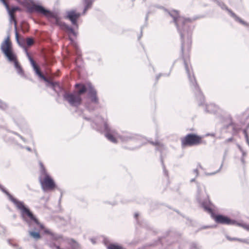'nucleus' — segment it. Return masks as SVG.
Segmentation results:
<instances>
[{
	"label": "nucleus",
	"mask_w": 249,
	"mask_h": 249,
	"mask_svg": "<svg viewBox=\"0 0 249 249\" xmlns=\"http://www.w3.org/2000/svg\"><path fill=\"white\" fill-rule=\"evenodd\" d=\"M28 10L30 13L36 12L51 18V22L58 26L61 30L68 33H74V31L71 27L63 22L56 15H54L53 13L45 9L42 6L33 4L28 7Z\"/></svg>",
	"instance_id": "nucleus-1"
},
{
	"label": "nucleus",
	"mask_w": 249,
	"mask_h": 249,
	"mask_svg": "<svg viewBox=\"0 0 249 249\" xmlns=\"http://www.w3.org/2000/svg\"><path fill=\"white\" fill-rule=\"evenodd\" d=\"M14 203L17 208L20 210L21 216L24 220L28 223H35L40 230H44V225L40 223L38 220L34 216L29 209L25 207L24 203L21 201L15 200Z\"/></svg>",
	"instance_id": "nucleus-2"
},
{
	"label": "nucleus",
	"mask_w": 249,
	"mask_h": 249,
	"mask_svg": "<svg viewBox=\"0 0 249 249\" xmlns=\"http://www.w3.org/2000/svg\"><path fill=\"white\" fill-rule=\"evenodd\" d=\"M203 137L194 133L186 135L181 139L182 147L199 145L203 143Z\"/></svg>",
	"instance_id": "nucleus-3"
},
{
	"label": "nucleus",
	"mask_w": 249,
	"mask_h": 249,
	"mask_svg": "<svg viewBox=\"0 0 249 249\" xmlns=\"http://www.w3.org/2000/svg\"><path fill=\"white\" fill-rule=\"evenodd\" d=\"M29 59L36 74L40 78L43 79L44 81L47 82L48 84L54 90L55 89V88L56 87H59V84L58 82H53L51 80H49L42 73L40 70L39 66L36 64V62L34 61V60L32 58L31 56H29Z\"/></svg>",
	"instance_id": "nucleus-4"
},
{
	"label": "nucleus",
	"mask_w": 249,
	"mask_h": 249,
	"mask_svg": "<svg viewBox=\"0 0 249 249\" xmlns=\"http://www.w3.org/2000/svg\"><path fill=\"white\" fill-rule=\"evenodd\" d=\"M1 49L9 60H15L16 55L12 50V43L9 37L3 41L1 45Z\"/></svg>",
	"instance_id": "nucleus-5"
},
{
	"label": "nucleus",
	"mask_w": 249,
	"mask_h": 249,
	"mask_svg": "<svg viewBox=\"0 0 249 249\" xmlns=\"http://www.w3.org/2000/svg\"><path fill=\"white\" fill-rule=\"evenodd\" d=\"M64 98L71 106L73 107H78L82 103L81 96L74 91L72 93H66L64 95Z\"/></svg>",
	"instance_id": "nucleus-6"
},
{
	"label": "nucleus",
	"mask_w": 249,
	"mask_h": 249,
	"mask_svg": "<svg viewBox=\"0 0 249 249\" xmlns=\"http://www.w3.org/2000/svg\"><path fill=\"white\" fill-rule=\"evenodd\" d=\"M39 181L43 190H52L55 188V182L49 175L40 177Z\"/></svg>",
	"instance_id": "nucleus-7"
},
{
	"label": "nucleus",
	"mask_w": 249,
	"mask_h": 249,
	"mask_svg": "<svg viewBox=\"0 0 249 249\" xmlns=\"http://www.w3.org/2000/svg\"><path fill=\"white\" fill-rule=\"evenodd\" d=\"M191 43L188 42L187 43H183L182 46V52L184 58V65L186 71L188 74L189 77H191L192 73L191 67L189 66L187 62V54L190 52L191 50Z\"/></svg>",
	"instance_id": "nucleus-8"
},
{
	"label": "nucleus",
	"mask_w": 249,
	"mask_h": 249,
	"mask_svg": "<svg viewBox=\"0 0 249 249\" xmlns=\"http://www.w3.org/2000/svg\"><path fill=\"white\" fill-rule=\"evenodd\" d=\"M215 222L217 223L226 225H231L234 223V221L227 216L220 214H215L213 217Z\"/></svg>",
	"instance_id": "nucleus-9"
},
{
	"label": "nucleus",
	"mask_w": 249,
	"mask_h": 249,
	"mask_svg": "<svg viewBox=\"0 0 249 249\" xmlns=\"http://www.w3.org/2000/svg\"><path fill=\"white\" fill-rule=\"evenodd\" d=\"M80 16V13L75 10H72L67 12L66 18L69 19L73 25H77V21Z\"/></svg>",
	"instance_id": "nucleus-10"
},
{
	"label": "nucleus",
	"mask_w": 249,
	"mask_h": 249,
	"mask_svg": "<svg viewBox=\"0 0 249 249\" xmlns=\"http://www.w3.org/2000/svg\"><path fill=\"white\" fill-rule=\"evenodd\" d=\"M8 11L10 17V21H13L15 24L16 29L17 30V22L16 18V16L15 15V13L17 11H19L20 8L18 7H14L11 8H10V6H9V8L6 9ZM16 38L18 39V33L16 30Z\"/></svg>",
	"instance_id": "nucleus-11"
},
{
	"label": "nucleus",
	"mask_w": 249,
	"mask_h": 249,
	"mask_svg": "<svg viewBox=\"0 0 249 249\" xmlns=\"http://www.w3.org/2000/svg\"><path fill=\"white\" fill-rule=\"evenodd\" d=\"M171 16L173 18L174 21L175 23L178 28H179L180 25V21L185 22L187 19L181 17L178 12L176 11H172L170 14Z\"/></svg>",
	"instance_id": "nucleus-12"
},
{
	"label": "nucleus",
	"mask_w": 249,
	"mask_h": 249,
	"mask_svg": "<svg viewBox=\"0 0 249 249\" xmlns=\"http://www.w3.org/2000/svg\"><path fill=\"white\" fill-rule=\"evenodd\" d=\"M202 207L205 211L211 214L212 218L214 216L215 214L214 213V210L213 209V206L211 204H206L203 203L202 204Z\"/></svg>",
	"instance_id": "nucleus-13"
},
{
	"label": "nucleus",
	"mask_w": 249,
	"mask_h": 249,
	"mask_svg": "<svg viewBox=\"0 0 249 249\" xmlns=\"http://www.w3.org/2000/svg\"><path fill=\"white\" fill-rule=\"evenodd\" d=\"M76 89H78L77 91H75L76 93L81 96V94L85 93L87 91V88L85 85L82 84H76L75 85Z\"/></svg>",
	"instance_id": "nucleus-14"
},
{
	"label": "nucleus",
	"mask_w": 249,
	"mask_h": 249,
	"mask_svg": "<svg viewBox=\"0 0 249 249\" xmlns=\"http://www.w3.org/2000/svg\"><path fill=\"white\" fill-rule=\"evenodd\" d=\"M115 132H108L106 133V134H105V136L110 142H111L113 143H117V140L116 137H115Z\"/></svg>",
	"instance_id": "nucleus-15"
},
{
	"label": "nucleus",
	"mask_w": 249,
	"mask_h": 249,
	"mask_svg": "<svg viewBox=\"0 0 249 249\" xmlns=\"http://www.w3.org/2000/svg\"><path fill=\"white\" fill-rule=\"evenodd\" d=\"M91 101L95 103H98V99L96 95V92L94 89H91L90 91Z\"/></svg>",
	"instance_id": "nucleus-16"
},
{
	"label": "nucleus",
	"mask_w": 249,
	"mask_h": 249,
	"mask_svg": "<svg viewBox=\"0 0 249 249\" xmlns=\"http://www.w3.org/2000/svg\"><path fill=\"white\" fill-rule=\"evenodd\" d=\"M10 61L13 62L14 63L15 67L17 69L18 72L20 74H22L23 73V70L18 62L17 57L15 56V60H9Z\"/></svg>",
	"instance_id": "nucleus-17"
},
{
	"label": "nucleus",
	"mask_w": 249,
	"mask_h": 249,
	"mask_svg": "<svg viewBox=\"0 0 249 249\" xmlns=\"http://www.w3.org/2000/svg\"><path fill=\"white\" fill-rule=\"evenodd\" d=\"M84 4L85 5V8L84 10V14L86 13L87 10L90 7L92 4L91 0H83Z\"/></svg>",
	"instance_id": "nucleus-18"
},
{
	"label": "nucleus",
	"mask_w": 249,
	"mask_h": 249,
	"mask_svg": "<svg viewBox=\"0 0 249 249\" xmlns=\"http://www.w3.org/2000/svg\"><path fill=\"white\" fill-rule=\"evenodd\" d=\"M30 235L36 240H38L41 238V235L38 232L33 231H29Z\"/></svg>",
	"instance_id": "nucleus-19"
},
{
	"label": "nucleus",
	"mask_w": 249,
	"mask_h": 249,
	"mask_svg": "<svg viewBox=\"0 0 249 249\" xmlns=\"http://www.w3.org/2000/svg\"><path fill=\"white\" fill-rule=\"evenodd\" d=\"M107 249H125L122 246L118 244H111L107 246Z\"/></svg>",
	"instance_id": "nucleus-20"
},
{
	"label": "nucleus",
	"mask_w": 249,
	"mask_h": 249,
	"mask_svg": "<svg viewBox=\"0 0 249 249\" xmlns=\"http://www.w3.org/2000/svg\"><path fill=\"white\" fill-rule=\"evenodd\" d=\"M40 168H41V173L42 174V176H43V177H46V175H49L47 172V171L43 165V164L42 162H40L39 163Z\"/></svg>",
	"instance_id": "nucleus-21"
},
{
	"label": "nucleus",
	"mask_w": 249,
	"mask_h": 249,
	"mask_svg": "<svg viewBox=\"0 0 249 249\" xmlns=\"http://www.w3.org/2000/svg\"><path fill=\"white\" fill-rule=\"evenodd\" d=\"M26 44L28 46H31L34 43V40L32 38H27L26 40Z\"/></svg>",
	"instance_id": "nucleus-22"
},
{
	"label": "nucleus",
	"mask_w": 249,
	"mask_h": 249,
	"mask_svg": "<svg viewBox=\"0 0 249 249\" xmlns=\"http://www.w3.org/2000/svg\"><path fill=\"white\" fill-rule=\"evenodd\" d=\"M152 144L153 145L158 146L160 147H163V144L162 143H161L160 142H159V141H156L155 142H152Z\"/></svg>",
	"instance_id": "nucleus-23"
},
{
	"label": "nucleus",
	"mask_w": 249,
	"mask_h": 249,
	"mask_svg": "<svg viewBox=\"0 0 249 249\" xmlns=\"http://www.w3.org/2000/svg\"><path fill=\"white\" fill-rule=\"evenodd\" d=\"M245 229L246 230H247L248 231H249V225H246L245 226Z\"/></svg>",
	"instance_id": "nucleus-24"
},
{
	"label": "nucleus",
	"mask_w": 249,
	"mask_h": 249,
	"mask_svg": "<svg viewBox=\"0 0 249 249\" xmlns=\"http://www.w3.org/2000/svg\"><path fill=\"white\" fill-rule=\"evenodd\" d=\"M54 246L56 247V248L57 249H61V248H60V247H59V246H55V245H54Z\"/></svg>",
	"instance_id": "nucleus-25"
}]
</instances>
